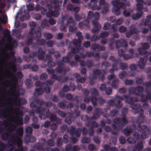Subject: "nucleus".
Segmentation results:
<instances>
[{
  "mask_svg": "<svg viewBox=\"0 0 151 151\" xmlns=\"http://www.w3.org/2000/svg\"><path fill=\"white\" fill-rule=\"evenodd\" d=\"M127 96V98H125L126 102L130 104V107L132 109V111L135 114H139L138 118L137 120V123H142L145 121V116L144 115V111L141 105L139 104H134V102H137L139 100L137 97H131L130 95Z\"/></svg>",
  "mask_w": 151,
  "mask_h": 151,
  "instance_id": "1",
  "label": "nucleus"
},
{
  "mask_svg": "<svg viewBox=\"0 0 151 151\" xmlns=\"http://www.w3.org/2000/svg\"><path fill=\"white\" fill-rule=\"evenodd\" d=\"M113 122L114 124H118L117 126L114 124H112L111 126L113 129L109 126H106L105 127V131L107 132H111L114 135H117L118 134V131L122 129L128 123V120L126 119L125 116H123L122 119L116 117L113 120Z\"/></svg>",
  "mask_w": 151,
  "mask_h": 151,
  "instance_id": "2",
  "label": "nucleus"
},
{
  "mask_svg": "<svg viewBox=\"0 0 151 151\" xmlns=\"http://www.w3.org/2000/svg\"><path fill=\"white\" fill-rule=\"evenodd\" d=\"M13 76L14 77V79L10 81L12 84V86L10 88V89L12 91V96L13 98L14 97H15L14 101V103L15 105L19 106L21 105L27 104V101L24 98L18 97L19 95V91L16 89V84L15 83L17 82V80L14 75H13Z\"/></svg>",
  "mask_w": 151,
  "mask_h": 151,
  "instance_id": "3",
  "label": "nucleus"
},
{
  "mask_svg": "<svg viewBox=\"0 0 151 151\" xmlns=\"http://www.w3.org/2000/svg\"><path fill=\"white\" fill-rule=\"evenodd\" d=\"M35 111L37 113L40 114L39 117L41 119L50 118L51 122H55L57 119V116L50 112L48 108L38 106L36 108Z\"/></svg>",
  "mask_w": 151,
  "mask_h": 151,
  "instance_id": "4",
  "label": "nucleus"
},
{
  "mask_svg": "<svg viewBox=\"0 0 151 151\" xmlns=\"http://www.w3.org/2000/svg\"><path fill=\"white\" fill-rule=\"evenodd\" d=\"M127 96L124 95L121 96L119 95H116L114 99L109 101L108 104L109 106H115L116 107L121 108L122 106V100H124L125 98H127Z\"/></svg>",
  "mask_w": 151,
  "mask_h": 151,
  "instance_id": "5",
  "label": "nucleus"
},
{
  "mask_svg": "<svg viewBox=\"0 0 151 151\" xmlns=\"http://www.w3.org/2000/svg\"><path fill=\"white\" fill-rule=\"evenodd\" d=\"M14 114H15L17 119H15L14 116H13L12 118V119L11 121L17 125H23V118L19 116H22L23 115L22 112L20 111L19 108H17L14 111Z\"/></svg>",
  "mask_w": 151,
  "mask_h": 151,
  "instance_id": "6",
  "label": "nucleus"
},
{
  "mask_svg": "<svg viewBox=\"0 0 151 151\" xmlns=\"http://www.w3.org/2000/svg\"><path fill=\"white\" fill-rule=\"evenodd\" d=\"M138 125L137 127V129L138 131L142 132L141 134V137L142 139H146L148 137L149 134L150 132V130L148 128L147 126L143 124L141 125V123H138Z\"/></svg>",
  "mask_w": 151,
  "mask_h": 151,
  "instance_id": "7",
  "label": "nucleus"
},
{
  "mask_svg": "<svg viewBox=\"0 0 151 151\" xmlns=\"http://www.w3.org/2000/svg\"><path fill=\"white\" fill-rule=\"evenodd\" d=\"M14 134H12V139H10L8 140V142L9 143V145L10 146H14V144H17L18 149H20L23 146L22 145L23 141L22 139L19 137L17 136L15 137Z\"/></svg>",
  "mask_w": 151,
  "mask_h": 151,
  "instance_id": "8",
  "label": "nucleus"
},
{
  "mask_svg": "<svg viewBox=\"0 0 151 151\" xmlns=\"http://www.w3.org/2000/svg\"><path fill=\"white\" fill-rule=\"evenodd\" d=\"M93 15L95 20H93L92 21V24L94 27L91 29V32L93 33H95L99 31L101 28V26L97 21L99 18V13L98 12H96Z\"/></svg>",
  "mask_w": 151,
  "mask_h": 151,
  "instance_id": "9",
  "label": "nucleus"
},
{
  "mask_svg": "<svg viewBox=\"0 0 151 151\" xmlns=\"http://www.w3.org/2000/svg\"><path fill=\"white\" fill-rule=\"evenodd\" d=\"M93 75L92 78L93 80L96 79L98 76L100 80L102 81H104L105 78V75L106 73L105 70H100L99 69H94L93 70Z\"/></svg>",
  "mask_w": 151,
  "mask_h": 151,
  "instance_id": "10",
  "label": "nucleus"
},
{
  "mask_svg": "<svg viewBox=\"0 0 151 151\" xmlns=\"http://www.w3.org/2000/svg\"><path fill=\"white\" fill-rule=\"evenodd\" d=\"M57 67L55 68V71L59 73H63L65 75L66 73L67 70L65 68H64V64L61 61H59L57 62Z\"/></svg>",
  "mask_w": 151,
  "mask_h": 151,
  "instance_id": "11",
  "label": "nucleus"
},
{
  "mask_svg": "<svg viewBox=\"0 0 151 151\" xmlns=\"http://www.w3.org/2000/svg\"><path fill=\"white\" fill-rule=\"evenodd\" d=\"M11 118L10 117L8 121L6 120H4L3 121H0V126L4 125L5 127H6L8 125H9V127L7 129V130L9 131L12 132L15 129L16 127L14 124H10L9 125L8 122L10 121V119Z\"/></svg>",
  "mask_w": 151,
  "mask_h": 151,
  "instance_id": "12",
  "label": "nucleus"
},
{
  "mask_svg": "<svg viewBox=\"0 0 151 151\" xmlns=\"http://www.w3.org/2000/svg\"><path fill=\"white\" fill-rule=\"evenodd\" d=\"M145 92L147 94L146 95L141 93H139V94L138 95L141 97V101L142 102H145L147 100L151 99V92L147 90V88L145 89Z\"/></svg>",
  "mask_w": 151,
  "mask_h": 151,
  "instance_id": "13",
  "label": "nucleus"
},
{
  "mask_svg": "<svg viewBox=\"0 0 151 151\" xmlns=\"http://www.w3.org/2000/svg\"><path fill=\"white\" fill-rule=\"evenodd\" d=\"M116 49L118 50L121 46L124 47L125 49H127L128 47L127 42L123 39H120L117 40L115 42Z\"/></svg>",
  "mask_w": 151,
  "mask_h": 151,
  "instance_id": "14",
  "label": "nucleus"
},
{
  "mask_svg": "<svg viewBox=\"0 0 151 151\" xmlns=\"http://www.w3.org/2000/svg\"><path fill=\"white\" fill-rule=\"evenodd\" d=\"M147 56H145L141 58L139 61L137 62V65L141 69H144L145 66L146 61L148 60Z\"/></svg>",
  "mask_w": 151,
  "mask_h": 151,
  "instance_id": "15",
  "label": "nucleus"
},
{
  "mask_svg": "<svg viewBox=\"0 0 151 151\" xmlns=\"http://www.w3.org/2000/svg\"><path fill=\"white\" fill-rule=\"evenodd\" d=\"M31 135H29L28 134H26L24 139L25 143L26 144H28L29 143L34 142L36 140V138L33 136H31Z\"/></svg>",
  "mask_w": 151,
  "mask_h": 151,
  "instance_id": "16",
  "label": "nucleus"
},
{
  "mask_svg": "<svg viewBox=\"0 0 151 151\" xmlns=\"http://www.w3.org/2000/svg\"><path fill=\"white\" fill-rule=\"evenodd\" d=\"M35 101L37 104L39 105L40 106V107L42 105H45L47 107H50L52 106V104L50 102H45L43 100L39 99L35 100Z\"/></svg>",
  "mask_w": 151,
  "mask_h": 151,
  "instance_id": "17",
  "label": "nucleus"
},
{
  "mask_svg": "<svg viewBox=\"0 0 151 151\" xmlns=\"http://www.w3.org/2000/svg\"><path fill=\"white\" fill-rule=\"evenodd\" d=\"M84 49L82 46L79 47H75L71 49V52L75 54L76 53H78L80 55L83 53Z\"/></svg>",
  "mask_w": 151,
  "mask_h": 151,
  "instance_id": "18",
  "label": "nucleus"
},
{
  "mask_svg": "<svg viewBox=\"0 0 151 151\" xmlns=\"http://www.w3.org/2000/svg\"><path fill=\"white\" fill-rule=\"evenodd\" d=\"M111 4L114 6H119L122 9L125 8V4L120 2L119 0H114L111 1Z\"/></svg>",
  "mask_w": 151,
  "mask_h": 151,
  "instance_id": "19",
  "label": "nucleus"
},
{
  "mask_svg": "<svg viewBox=\"0 0 151 151\" xmlns=\"http://www.w3.org/2000/svg\"><path fill=\"white\" fill-rule=\"evenodd\" d=\"M133 129L130 127L127 126L123 130V133L127 137H128L133 132Z\"/></svg>",
  "mask_w": 151,
  "mask_h": 151,
  "instance_id": "20",
  "label": "nucleus"
},
{
  "mask_svg": "<svg viewBox=\"0 0 151 151\" xmlns=\"http://www.w3.org/2000/svg\"><path fill=\"white\" fill-rule=\"evenodd\" d=\"M37 52L38 59L40 60H43L45 57V52L43 51L41 48H40L38 49Z\"/></svg>",
  "mask_w": 151,
  "mask_h": 151,
  "instance_id": "21",
  "label": "nucleus"
},
{
  "mask_svg": "<svg viewBox=\"0 0 151 151\" xmlns=\"http://www.w3.org/2000/svg\"><path fill=\"white\" fill-rule=\"evenodd\" d=\"M84 22H85V23H84L82 22H80L78 24L79 27L81 29H83L84 28L85 26L87 28H89L90 27L89 24V20L86 19L85 21H84Z\"/></svg>",
  "mask_w": 151,
  "mask_h": 151,
  "instance_id": "22",
  "label": "nucleus"
},
{
  "mask_svg": "<svg viewBox=\"0 0 151 151\" xmlns=\"http://www.w3.org/2000/svg\"><path fill=\"white\" fill-rule=\"evenodd\" d=\"M12 58L13 60L12 61L9 62V68L14 71L15 72L17 70V69L14 63L16 61V58L15 56L13 55L12 56Z\"/></svg>",
  "mask_w": 151,
  "mask_h": 151,
  "instance_id": "23",
  "label": "nucleus"
},
{
  "mask_svg": "<svg viewBox=\"0 0 151 151\" xmlns=\"http://www.w3.org/2000/svg\"><path fill=\"white\" fill-rule=\"evenodd\" d=\"M1 111L0 112V118L2 117L5 118H7L8 116L6 112H9V110L6 107H5L4 110L1 109Z\"/></svg>",
  "mask_w": 151,
  "mask_h": 151,
  "instance_id": "24",
  "label": "nucleus"
},
{
  "mask_svg": "<svg viewBox=\"0 0 151 151\" xmlns=\"http://www.w3.org/2000/svg\"><path fill=\"white\" fill-rule=\"evenodd\" d=\"M143 14V12H138L136 14H133L131 16L132 19L136 20L141 18Z\"/></svg>",
  "mask_w": 151,
  "mask_h": 151,
  "instance_id": "25",
  "label": "nucleus"
},
{
  "mask_svg": "<svg viewBox=\"0 0 151 151\" xmlns=\"http://www.w3.org/2000/svg\"><path fill=\"white\" fill-rule=\"evenodd\" d=\"M44 146L40 142H38L35 144L34 148L39 151H42L44 150L43 147Z\"/></svg>",
  "mask_w": 151,
  "mask_h": 151,
  "instance_id": "26",
  "label": "nucleus"
},
{
  "mask_svg": "<svg viewBox=\"0 0 151 151\" xmlns=\"http://www.w3.org/2000/svg\"><path fill=\"white\" fill-rule=\"evenodd\" d=\"M143 147V144L142 143V142H140L133 147L132 150L133 151L141 150L142 149Z\"/></svg>",
  "mask_w": 151,
  "mask_h": 151,
  "instance_id": "27",
  "label": "nucleus"
},
{
  "mask_svg": "<svg viewBox=\"0 0 151 151\" xmlns=\"http://www.w3.org/2000/svg\"><path fill=\"white\" fill-rule=\"evenodd\" d=\"M10 134L7 132H6L2 134V139L3 140L6 141L9 139V140L10 139H12L11 137L12 135Z\"/></svg>",
  "mask_w": 151,
  "mask_h": 151,
  "instance_id": "28",
  "label": "nucleus"
},
{
  "mask_svg": "<svg viewBox=\"0 0 151 151\" xmlns=\"http://www.w3.org/2000/svg\"><path fill=\"white\" fill-rule=\"evenodd\" d=\"M119 81L118 79H115L112 81L111 86L114 89H117L119 86Z\"/></svg>",
  "mask_w": 151,
  "mask_h": 151,
  "instance_id": "29",
  "label": "nucleus"
},
{
  "mask_svg": "<svg viewBox=\"0 0 151 151\" xmlns=\"http://www.w3.org/2000/svg\"><path fill=\"white\" fill-rule=\"evenodd\" d=\"M73 117V115L72 113H69L68 116H67L65 119V121L68 124H70L72 122V118Z\"/></svg>",
  "mask_w": 151,
  "mask_h": 151,
  "instance_id": "30",
  "label": "nucleus"
},
{
  "mask_svg": "<svg viewBox=\"0 0 151 151\" xmlns=\"http://www.w3.org/2000/svg\"><path fill=\"white\" fill-rule=\"evenodd\" d=\"M38 45H39L44 46L46 44V42L45 40L41 39V38L36 39L35 40Z\"/></svg>",
  "mask_w": 151,
  "mask_h": 151,
  "instance_id": "31",
  "label": "nucleus"
},
{
  "mask_svg": "<svg viewBox=\"0 0 151 151\" xmlns=\"http://www.w3.org/2000/svg\"><path fill=\"white\" fill-rule=\"evenodd\" d=\"M91 3L94 2L95 3V4H94V5L92 7V9L93 10H98L100 9V7L96 4L98 2V0H91Z\"/></svg>",
  "mask_w": 151,
  "mask_h": 151,
  "instance_id": "32",
  "label": "nucleus"
},
{
  "mask_svg": "<svg viewBox=\"0 0 151 151\" xmlns=\"http://www.w3.org/2000/svg\"><path fill=\"white\" fill-rule=\"evenodd\" d=\"M94 55V53L93 52L88 51L86 52L85 54L83 53L81 54V56L83 58H85L86 57H91Z\"/></svg>",
  "mask_w": 151,
  "mask_h": 151,
  "instance_id": "33",
  "label": "nucleus"
},
{
  "mask_svg": "<svg viewBox=\"0 0 151 151\" xmlns=\"http://www.w3.org/2000/svg\"><path fill=\"white\" fill-rule=\"evenodd\" d=\"M151 23V15L147 16L146 19H145L144 24L145 26H148Z\"/></svg>",
  "mask_w": 151,
  "mask_h": 151,
  "instance_id": "34",
  "label": "nucleus"
},
{
  "mask_svg": "<svg viewBox=\"0 0 151 151\" xmlns=\"http://www.w3.org/2000/svg\"><path fill=\"white\" fill-rule=\"evenodd\" d=\"M129 91L130 94H134L137 96L139 94V93H137V92L136 87H131L129 88Z\"/></svg>",
  "mask_w": 151,
  "mask_h": 151,
  "instance_id": "35",
  "label": "nucleus"
},
{
  "mask_svg": "<svg viewBox=\"0 0 151 151\" xmlns=\"http://www.w3.org/2000/svg\"><path fill=\"white\" fill-rule=\"evenodd\" d=\"M43 93V90L42 88H36L35 91L34 95L36 94L38 95H42Z\"/></svg>",
  "mask_w": 151,
  "mask_h": 151,
  "instance_id": "36",
  "label": "nucleus"
},
{
  "mask_svg": "<svg viewBox=\"0 0 151 151\" xmlns=\"http://www.w3.org/2000/svg\"><path fill=\"white\" fill-rule=\"evenodd\" d=\"M81 40H78L76 39H73L72 40V43L74 45H76V47H79L81 46Z\"/></svg>",
  "mask_w": 151,
  "mask_h": 151,
  "instance_id": "37",
  "label": "nucleus"
},
{
  "mask_svg": "<svg viewBox=\"0 0 151 151\" xmlns=\"http://www.w3.org/2000/svg\"><path fill=\"white\" fill-rule=\"evenodd\" d=\"M119 68L122 70H126L128 68V65L125 63L121 62L119 64Z\"/></svg>",
  "mask_w": 151,
  "mask_h": 151,
  "instance_id": "38",
  "label": "nucleus"
},
{
  "mask_svg": "<svg viewBox=\"0 0 151 151\" xmlns=\"http://www.w3.org/2000/svg\"><path fill=\"white\" fill-rule=\"evenodd\" d=\"M45 84V82H42L39 81H36L35 83V85L36 87H39L40 88H42L43 86Z\"/></svg>",
  "mask_w": 151,
  "mask_h": 151,
  "instance_id": "39",
  "label": "nucleus"
},
{
  "mask_svg": "<svg viewBox=\"0 0 151 151\" xmlns=\"http://www.w3.org/2000/svg\"><path fill=\"white\" fill-rule=\"evenodd\" d=\"M42 36L41 31L40 30L38 29L35 33V36L34 37V39L35 40L36 39L41 38Z\"/></svg>",
  "mask_w": 151,
  "mask_h": 151,
  "instance_id": "40",
  "label": "nucleus"
},
{
  "mask_svg": "<svg viewBox=\"0 0 151 151\" xmlns=\"http://www.w3.org/2000/svg\"><path fill=\"white\" fill-rule=\"evenodd\" d=\"M50 2L53 3L55 5L54 8L56 9L59 6V1L58 0H50Z\"/></svg>",
  "mask_w": 151,
  "mask_h": 151,
  "instance_id": "41",
  "label": "nucleus"
},
{
  "mask_svg": "<svg viewBox=\"0 0 151 151\" xmlns=\"http://www.w3.org/2000/svg\"><path fill=\"white\" fill-rule=\"evenodd\" d=\"M17 135L20 137H22L23 135V128L22 127L19 128L16 131Z\"/></svg>",
  "mask_w": 151,
  "mask_h": 151,
  "instance_id": "42",
  "label": "nucleus"
},
{
  "mask_svg": "<svg viewBox=\"0 0 151 151\" xmlns=\"http://www.w3.org/2000/svg\"><path fill=\"white\" fill-rule=\"evenodd\" d=\"M118 111L114 109L110 111L109 115L111 117L115 116L118 114Z\"/></svg>",
  "mask_w": 151,
  "mask_h": 151,
  "instance_id": "43",
  "label": "nucleus"
},
{
  "mask_svg": "<svg viewBox=\"0 0 151 151\" xmlns=\"http://www.w3.org/2000/svg\"><path fill=\"white\" fill-rule=\"evenodd\" d=\"M33 129L30 127H27L26 128L25 132L26 134H28L29 135H32V133Z\"/></svg>",
  "mask_w": 151,
  "mask_h": 151,
  "instance_id": "44",
  "label": "nucleus"
},
{
  "mask_svg": "<svg viewBox=\"0 0 151 151\" xmlns=\"http://www.w3.org/2000/svg\"><path fill=\"white\" fill-rule=\"evenodd\" d=\"M81 142L83 143H88L91 142V139L89 137H84L81 140Z\"/></svg>",
  "mask_w": 151,
  "mask_h": 151,
  "instance_id": "45",
  "label": "nucleus"
},
{
  "mask_svg": "<svg viewBox=\"0 0 151 151\" xmlns=\"http://www.w3.org/2000/svg\"><path fill=\"white\" fill-rule=\"evenodd\" d=\"M97 98L96 97L93 96H91V100L93 106H95L97 105Z\"/></svg>",
  "mask_w": 151,
  "mask_h": 151,
  "instance_id": "46",
  "label": "nucleus"
},
{
  "mask_svg": "<svg viewBox=\"0 0 151 151\" xmlns=\"http://www.w3.org/2000/svg\"><path fill=\"white\" fill-rule=\"evenodd\" d=\"M25 82L28 88H30L32 86V81L31 79H27L25 81Z\"/></svg>",
  "mask_w": 151,
  "mask_h": 151,
  "instance_id": "47",
  "label": "nucleus"
},
{
  "mask_svg": "<svg viewBox=\"0 0 151 151\" xmlns=\"http://www.w3.org/2000/svg\"><path fill=\"white\" fill-rule=\"evenodd\" d=\"M76 128L75 126L73 125L70 126V134L71 135L75 134V132L76 131Z\"/></svg>",
  "mask_w": 151,
  "mask_h": 151,
  "instance_id": "48",
  "label": "nucleus"
},
{
  "mask_svg": "<svg viewBox=\"0 0 151 151\" xmlns=\"http://www.w3.org/2000/svg\"><path fill=\"white\" fill-rule=\"evenodd\" d=\"M91 93L93 96H97L98 95V92L97 90L95 88H91L90 89Z\"/></svg>",
  "mask_w": 151,
  "mask_h": 151,
  "instance_id": "49",
  "label": "nucleus"
},
{
  "mask_svg": "<svg viewBox=\"0 0 151 151\" xmlns=\"http://www.w3.org/2000/svg\"><path fill=\"white\" fill-rule=\"evenodd\" d=\"M109 34V33L108 32L104 31L101 32L100 35V38L105 37H108Z\"/></svg>",
  "mask_w": 151,
  "mask_h": 151,
  "instance_id": "50",
  "label": "nucleus"
},
{
  "mask_svg": "<svg viewBox=\"0 0 151 151\" xmlns=\"http://www.w3.org/2000/svg\"><path fill=\"white\" fill-rule=\"evenodd\" d=\"M57 146L58 147H60L62 145L63 140L61 138L58 137L57 139Z\"/></svg>",
  "mask_w": 151,
  "mask_h": 151,
  "instance_id": "51",
  "label": "nucleus"
},
{
  "mask_svg": "<svg viewBox=\"0 0 151 151\" xmlns=\"http://www.w3.org/2000/svg\"><path fill=\"white\" fill-rule=\"evenodd\" d=\"M47 65L49 67L52 68L55 65L56 63L52 60H49L48 62Z\"/></svg>",
  "mask_w": 151,
  "mask_h": 151,
  "instance_id": "52",
  "label": "nucleus"
},
{
  "mask_svg": "<svg viewBox=\"0 0 151 151\" xmlns=\"http://www.w3.org/2000/svg\"><path fill=\"white\" fill-rule=\"evenodd\" d=\"M130 31L133 34L137 33L138 32V30L135 27L134 25L131 26L130 27Z\"/></svg>",
  "mask_w": 151,
  "mask_h": 151,
  "instance_id": "53",
  "label": "nucleus"
},
{
  "mask_svg": "<svg viewBox=\"0 0 151 151\" xmlns=\"http://www.w3.org/2000/svg\"><path fill=\"white\" fill-rule=\"evenodd\" d=\"M140 45L142 48L145 50L148 49L150 47V45L147 42L142 43Z\"/></svg>",
  "mask_w": 151,
  "mask_h": 151,
  "instance_id": "54",
  "label": "nucleus"
},
{
  "mask_svg": "<svg viewBox=\"0 0 151 151\" xmlns=\"http://www.w3.org/2000/svg\"><path fill=\"white\" fill-rule=\"evenodd\" d=\"M58 106L62 109L66 108L67 105L63 102H59L58 104Z\"/></svg>",
  "mask_w": 151,
  "mask_h": 151,
  "instance_id": "55",
  "label": "nucleus"
},
{
  "mask_svg": "<svg viewBox=\"0 0 151 151\" xmlns=\"http://www.w3.org/2000/svg\"><path fill=\"white\" fill-rule=\"evenodd\" d=\"M138 51L140 55H143L147 53V52L142 47H140L138 49Z\"/></svg>",
  "mask_w": 151,
  "mask_h": 151,
  "instance_id": "56",
  "label": "nucleus"
},
{
  "mask_svg": "<svg viewBox=\"0 0 151 151\" xmlns=\"http://www.w3.org/2000/svg\"><path fill=\"white\" fill-rule=\"evenodd\" d=\"M30 17V16L28 14H26L23 15L20 17V21H23L25 20H28L29 19Z\"/></svg>",
  "mask_w": 151,
  "mask_h": 151,
  "instance_id": "57",
  "label": "nucleus"
},
{
  "mask_svg": "<svg viewBox=\"0 0 151 151\" xmlns=\"http://www.w3.org/2000/svg\"><path fill=\"white\" fill-rule=\"evenodd\" d=\"M6 147V145L3 142L0 141V151L4 150Z\"/></svg>",
  "mask_w": 151,
  "mask_h": 151,
  "instance_id": "58",
  "label": "nucleus"
},
{
  "mask_svg": "<svg viewBox=\"0 0 151 151\" xmlns=\"http://www.w3.org/2000/svg\"><path fill=\"white\" fill-rule=\"evenodd\" d=\"M75 24L73 25V26H70L69 28V30L70 32L75 33L76 30V27L75 26Z\"/></svg>",
  "mask_w": 151,
  "mask_h": 151,
  "instance_id": "59",
  "label": "nucleus"
},
{
  "mask_svg": "<svg viewBox=\"0 0 151 151\" xmlns=\"http://www.w3.org/2000/svg\"><path fill=\"white\" fill-rule=\"evenodd\" d=\"M44 37L47 40L51 39L52 37V35L49 33L45 32L44 33Z\"/></svg>",
  "mask_w": 151,
  "mask_h": 151,
  "instance_id": "60",
  "label": "nucleus"
},
{
  "mask_svg": "<svg viewBox=\"0 0 151 151\" xmlns=\"http://www.w3.org/2000/svg\"><path fill=\"white\" fill-rule=\"evenodd\" d=\"M100 39V38L99 36L94 35L91 38V40L92 42H95L97 40H99Z\"/></svg>",
  "mask_w": 151,
  "mask_h": 151,
  "instance_id": "61",
  "label": "nucleus"
},
{
  "mask_svg": "<svg viewBox=\"0 0 151 151\" xmlns=\"http://www.w3.org/2000/svg\"><path fill=\"white\" fill-rule=\"evenodd\" d=\"M33 17L36 20H40L41 19L42 16L40 14H33Z\"/></svg>",
  "mask_w": 151,
  "mask_h": 151,
  "instance_id": "62",
  "label": "nucleus"
},
{
  "mask_svg": "<svg viewBox=\"0 0 151 151\" xmlns=\"http://www.w3.org/2000/svg\"><path fill=\"white\" fill-rule=\"evenodd\" d=\"M60 79L59 82L64 83L66 82L68 80V76L63 77L62 76H61V78H60Z\"/></svg>",
  "mask_w": 151,
  "mask_h": 151,
  "instance_id": "63",
  "label": "nucleus"
},
{
  "mask_svg": "<svg viewBox=\"0 0 151 151\" xmlns=\"http://www.w3.org/2000/svg\"><path fill=\"white\" fill-rule=\"evenodd\" d=\"M112 89L110 87H108L106 88L105 90V92L108 95H110L112 93Z\"/></svg>",
  "mask_w": 151,
  "mask_h": 151,
  "instance_id": "64",
  "label": "nucleus"
}]
</instances>
